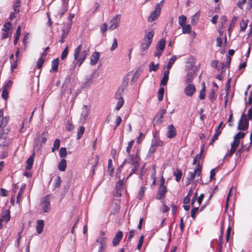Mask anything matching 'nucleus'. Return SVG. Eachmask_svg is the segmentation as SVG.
Returning <instances> with one entry per match:
<instances>
[{
	"instance_id": "1",
	"label": "nucleus",
	"mask_w": 252,
	"mask_h": 252,
	"mask_svg": "<svg viewBox=\"0 0 252 252\" xmlns=\"http://www.w3.org/2000/svg\"><path fill=\"white\" fill-rule=\"evenodd\" d=\"M9 119L8 117H3V112L0 110V146H6L10 142V140L7 137V134L9 132L8 128H5Z\"/></svg>"
},
{
	"instance_id": "2",
	"label": "nucleus",
	"mask_w": 252,
	"mask_h": 252,
	"mask_svg": "<svg viewBox=\"0 0 252 252\" xmlns=\"http://www.w3.org/2000/svg\"><path fill=\"white\" fill-rule=\"evenodd\" d=\"M89 52V48L85 47L83 48L82 45H78L75 49L74 53V58L76 60L75 65L80 67L83 63Z\"/></svg>"
},
{
	"instance_id": "3",
	"label": "nucleus",
	"mask_w": 252,
	"mask_h": 252,
	"mask_svg": "<svg viewBox=\"0 0 252 252\" xmlns=\"http://www.w3.org/2000/svg\"><path fill=\"white\" fill-rule=\"evenodd\" d=\"M140 158L138 152L135 155H129V158L127 159V162L131 165L129 169V176L134 173L137 170L139 163Z\"/></svg>"
},
{
	"instance_id": "4",
	"label": "nucleus",
	"mask_w": 252,
	"mask_h": 252,
	"mask_svg": "<svg viewBox=\"0 0 252 252\" xmlns=\"http://www.w3.org/2000/svg\"><path fill=\"white\" fill-rule=\"evenodd\" d=\"M164 2V0H162L159 3L156 5L155 10L151 13L150 16L148 19L149 22H153L159 17Z\"/></svg>"
},
{
	"instance_id": "5",
	"label": "nucleus",
	"mask_w": 252,
	"mask_h": 252,
	"mask_svg": "<svg viewBox=\"0 0 252 252\" xmlns=\"http://www.w3.org/2000/svg\"><path fill=\"white\" fill-rule=\"evenodd\" d=\"M121 15L116 14L109 21L108 30L112 31L117 29L120 25Z\"/></svg>"
},
{
	"instance_id": "6",
	"label": "nucleus",
	"mask_w": 252,
	"mask_h": 252,
	"mask_svg": "<svg viewBox=\"0 0 252 252\" xmlns=\"http://www.w3.org/2000/svg\"><path fill=\"white\" fill-rule=\"evenodd\" d=\"M46 141V135L44 133L41 134V135H38V136L34 140V148L37 150H39L42 144L45 143Z\"/></svg>"
},
{
	"instance_id": "7",
	"label": "nucleus",
	"mask_w": 252,
	"mask_h": 252,
	"mask_svg": "<svg viewBox=\"0 0 252 252\" xmlns=\"http://www.w3.org/2000/svg\"><path fill=\"white\" fill-rule=\"evenodd\" d=\"M249 126V120L245 114H243L240 119L238 126V129L245 130Z\"/></svg>"
},
{
	"instance_id": "8",
	"label": "nucleus",
	"mask_w": 252,
	"mask_h": 252,
	"mask_svg": "<svg viewBox=\"0 0 252 252\" xmlns=\"http://www.w3.org/2000/svg\"><path fill=\"white\" fill-rule=\"evenodd\" d=\"M201 174V166L198 164L195 169L193 172H190L189 173V176L187 178L188 181L186 183V185H189L191 182V181L195 178V176L197 175L199 176Z\"/></svg>"
},
{
	"instance_id": "9",
	"label": "nucleus",
	"mask_w": 252,
	"mask_h": 252,
	"mask_svg": "<svg viewBox=\"0 0 252 252\" xmlns=\"http://www.w3.org/2000/svg\"><path fill=\"white\" fill-rule=\"evenodd\" d=\"M90 107L87 105H84L82 108V111L79 119V123L84 124L87 119L89 114Z\"/></svg>"
},
{
	"instance_id": "10",
	"label": "nucleus",
	"mask_w": 252,
	"mask_h": 252,
	"mask_svg": "<svg viewBox=\"0 0 252 252\" xmlns=\"http://www.w3.org/2000/svg\"><path fill=\"white\" fill-rule=\"evenodd\" d=\"M51 209V205L49 201V196H46L44 197L43 202L42 210L43 212H48Z\"/></svg>"
},
{
	"instance_id": "11",
	"label": "nucleus",
	"mask_w": 252,
	"mask_h": 252,
	"mask_svg": "<svg viewBox=\"0 0 252 252\" xmlns=\"http://www.w3.org/2000/svg\"><path fill=\"white\" fill-rule=\"evenodd\" d=\"M195 90V86L192 84H189L185 88L184 92L187 95L191 96Z\"/></svg>"
},
{
	"instance_id": "12",
	"label": "nucleus",
	"mask_w": 252,
	"mask_h": 252,
	"mask_svg": "<svg viewBox=\"0 0 252 252\" xmlns=\"http://www.w3.org/2000/svg\"><path fill=\"white\" fill-rule=\"evenodd\" d=\"M176 135V130L173 125H170L168 126V131L166 133V136L169 138H172Z\"/></svg>"
},
{
	"instance_id": "13",
	"label": "nucleus",
	"mask_w": 252,
	"mask_h": 252,
	"mask_svg": "<svg viewBox=\"0 0 252 252\" xmlns=\"http://www.w3.org/2000/svg\"><path fill=\"white\" fill-rule=\"evenodd\" d=\"M166 112L165 109H161L158 112V113L156 115L155 117V121L156 123L158 124H161L162 123V118L163 117L164 115L165 114Z\"/></svg>"
},
{
	"instance_id": "14",
	"label": "nucleus",
	"mask_w": 252,
	"mask_h": 252,
	"mask_svg": "<svg viewBox=\"0 0 252 252\" xmlns=\"http://www.w3.org/2000/svg\"><path fill=\"white\" fill-rule=\"evenodd\" d=\"M166 191L167 189L166 186L159 187L157 195V198L159 200L162 199L165 196Z\"/></svg>"
},
{
	"instance_id": "15",
	"label": "nucleus",
	"mask_w": 252,
	"mask_h": 252,
	"mask_svg": "<svg viewBox=\"0 0 252 252\" xmlns=\"http://www.w3.org/2000/svg\"><path fill=\"white\" fill-rule=\"evenodd\" d=\"M123 237V232L121 231H119L116 233L114 238L113 239L112 243L114 246H117L120 241L122 240Z\"/></svg>"
},
{
	"instance_id": "16",
	"label": "nucleus",
	"mask_w": 252,
	"mask_h": 252,
	"mask_svg": "<svg viewBox=\"0 0 252 252\" xmlns=\"http://www.w3.org/2000/svg\"><path fill=\"white\" fill-rule=\"evenodd\" d=\"M44 221L42 220H38L36 222V230L38 234H41L43 229Z\"/></svg>"
},
{
	"instance_id": "17",
	"label": "nucleus",
	"mask_w": 252,
	"mask_h": 252,
	"mask_svg": "<svg viewBox=\"0 0 252 252\" xmlns=\"http://www.w3.org/2000/svg\"><path fill=\"white\" fill-rule=\"evenodd\" d=\"M99 53L97 52H94L91 57V61H90V63L92 65H95L98 62V61L99 59Z\"/></svg>"
},
{
	"instance_id": "18",
	"label": "nucleus",
	"mask_w": 252,
	"mask_h": 252,
	"mask_svg": "<svg viewBox=\"0 0 252 252\" xmlns=\"http://www.w3.org/2000/svg\"><path fill=\"white\" fill-rule=\"evenodd\" d=\"M163 142L161 141L158 135H157L156 134L152 140L151 144L154 146H161L163 145Z\"/></svg>"
},
{
	"instance_id": "19",
	"label": "nucleus",
	"mask_w": 252,
	"mask_h": 252,
	"mask_svg": "<svg viewBox=\"0 0 252 252\" xmlns=\"http://www.w3.org/2000/svg\"><path fill=\"white\" fill-rule=\"evenodd\" d=\"M154 36V32L153 31H150L148 32L144 36V42L148 43V44H151L153 38Z\"/></svg>"
},
{
	"instance_id": "20",
	"label": "nucleus",
	"mask_w": 252,
	"mask_h": 252,
	"mask_svg": "<svg viewBox=\"0 0 252 252\" xmlns=\"http://www.w3.org/2000/svg\"><path fill=\"white\" fill-rule=\"evenodd\" d=\"M59 60L58 58H57L56 59H54L52 62V67L51 69L50 70V71L53 72H56L58 71V67H59Z\"/></svg>"
},
{
	"instance_id": "21",
	"label": "nucleus",
	"mask_w": 252,
	"mask_h": 252,
	"mask_svg": "<svg viewBox=\"0 0 252 252\" xmlns=\"http://www.w3.org/2000/svg\"><path fill=\"white\" fill-rule=\"evenodd\" d=\"M239 143H240V142H238V141H233L231 143V148L229 152V154H228V155L229 156V157H231L232 156V155L233 154V153L235 152L237 147L238 146V145L239 144Z\"/></svg>"
},
{
	"instance_id": "22",
	"label": "nucleus",
	"mask_w": 252,
	"mask_h": 252,
	"mask_svg": "<svg viewBox=\"0 0 252 252\" xmlns=\"http://www.w3.org/2000/svg\"><path fill=\"white\" fill-rule=\"evenodd\" d=\"M169 71L166 70L160 82V85L164 86L166 85L169 78Z\"/></svg>"
},
{
	"instance_id": "23",
	"label": "nucleus",
	"mask_w": 252,
	"mask_h": 252,
	"mask_svg": "<svg viewBox=\"0 0 252 252\" xmlns=\"http://www.w3.org/2000/svg\"><path fill=\"white\" fill-rule=\"evenodd\" d=\"M105 232L101 231L99 233V237L96 239V242L99 243L100 245L106 244V237L104 236Z\"/></svg>"
},
{
	"instance_id": "24",
	"label": "nucleus",
	"mask_w": 252,
	"mask_h": 252,
	"mask_svg": "<svg viewBox=\"0 0 252 252\" xmlns=\"http://www.w3.org/2000/svg\"><path fill=\"white\" fill-rule=\"evenodd\" d=\"M165 46V39L164 38H162L158 42L156 46V49L164 51Z\"/></svg>"
},
{
	"instance_id": "25",
	"label": "nucleus",
	"mask_w": 252,
	"mask_h": 252,
	"mask_svg": "<svg viewBox=\"0 0 252 252\" xmlns=\"http://www.w3.org/2000/svg\"><path fill=\"white\" fill-rule=\"evenodd\" d=\"M66 167V161L64 159H62L59 165L58 166V168L59 170L61 171H64L65 170Z\"/></svg>"
},
{
	"instance_id": "26",
	"label": "nucleus",
	"mask_w": 252,
	"mask_h": 252,
	"mask_svg": "<svg viewBox=\"0 0 252 252\" xmlns=\"http://www.w3.org/2000/svg\"><path fill=\"white\" fill-rule=\"evenodd\" d=\"M195 191L197 193V189H196V184L193 183L190 187V188L189 190L188 194L187 195H188L189 197L193 196Z\"/></svg>"
},
{
	"instance_id": "27",
	"label": "nucleus",
	"mask_w": 252,
	"mask_h": 252,
	"mask_svg": "<svg viewBox=\"0 0 252 252\" xmlns=\"http://www.w3.org/2000/svg\"><path fill=\"white\" fill-rule=\"evenodd\" d=\"M124 104V99L122 96H120L118 98V101L117 105L115 107V109L117 110H119L123 106Z\"/></svg>"
},
{
	"instance_id": "28",
	"label": "nucleus",
	"mask_w": 252,
	"mask_h": 252,
	"mask_svg": "<svg viewBox=\"0 0 252 252\" xmlns=\"http://www.w3.org/2000/svg\"><path fill=\"white\" fill-rule=\"evenodd\" d=\"M21 28L20 26H18L17 30H16V32L15 34V39L14 40V44L16 45L19 40V37L21 35Z\"/></svg>"
},
{
	"instance_id": "29",
	"label": "nucleus",
	"mask_w": 252,
	"mask_h": 252,
	"mask_svg": "<svg viewBox=\"0 0 252 252\" xmlns=\"http://www.w3.org/2000/svg\"><path fill=\"white\" fill-rule=\"evenodd\" d=\"M194 77V73L192 71H189L186 77V83H189L192 81Z\"/></svg>"
},
{
	"instance_id": "30",
	"label": "nucleus",
	"mask_w": 252,
	"mask_h": 252,
	"mask_svg": "<svg viewBox=\"0 0 252 252\" xmlns=\"http://www.w3.org/2000/svg\"><path fill=\"white\" fill-rule=\"evenodd\" d=\"M182 27V32L184 34L190 33L191 32V27L189 24L185 25Z\"/></svg>"
},
{
	"instance_id": "31",
	"label": "nucleus",
	"mask_w": 252,
	"mask_h": 252,
	"mask_svg": "<svg viewBox=\"0 0 252 252\" xmlns=\"http://www.w3.org/2000/svg\"><path fill=\"white\" fill-rule=\"evenodd\" d=\"M10 212L9 211H7L4 215L0 219V221L3 222H7L10 220Z\"/></svg>"
},
{
	"instance_id": "32",
	"label": "nucleus",
	"mask_w": 252,
	"mask_h": 252,
	"mask_svg": "<svg viewBox=\"0 0 252 252\" xmlns=\"http://www.w3.org/2000/svg\"><path fill=\"white\" fill-rule=\"evenodd\" d=\"M177 59V56L175 55H173L172 58L170 59L169 62H168L167 66L166 68L167 70H170V68L172 67V64L174 63L175 61H176Z\"/></svg>"
},
{
	"instance_id": "33",
	"label": "nucleus",
	"mask_w": 252,
	"mask_h": 252,
	"mask_svg": "<svg viewBox=\"0 0 252 252\" xmlns=\"http://www.w3.org/2000/svg\"><path fill=\"white\" fill-rule=\"evenodd\" d=\"M149 67V71H150V72H151L152 71H156L159 67V64L157 63V64H155L154 62H152L150 63Z\"/></svg>"
},
{
	"instance_id": "34",
	"label": "nucleus",
	"mask_w": 252,
	"mask_h": 252,
	"mask_svg": "<svg viewBox=\"0 0 252 252\" xmlns=\"http://www.w3.org/2000/svg\"><path fill=\"white\" fill-rule=\"evenodd\" d=\"M178 22L179 24L181 26V27H183L186 25L187 22V17L184 15H181L179 16Z\"/></svg>"
},
{
	"instance_id": "35",
	"label": "nucleus",
	"mask_w": 252,
	"mask_h": 252,
	"mask_svg": "<svg viewBox=\"0 0 252 252\" xmlns=\"http://www.w3.org/2000/svg\"><path fill=\"white\" fill-rule=\"evenodd\" d=\"M27 169H31L33 163V158L32 156L30 157L27 160Z\"/></svg>"
},
{
	"instance_id": "36",
	"label": "nucleus",
	"mask_w": 252,
	"mask_h": 252,
	"mask_svg": "<svg viewBox=\"0 0 252 252\" xmlns=\"http://www.w3.org/2000/svg\"><path fill=\"white\" fill-rule=\"evenodd\" d=\"M174 175L176 177V180L177 182H179L181 179L182 172L181 170L179 169L176 170V171L174 172Z\"/></svg>"
},
{
	"instance_id": "37",
	"label": "nucleus",
	"mask_w": 252,
	"mask_h": 252,
	"mask_svg": "<svg viewBox=\"0 0 252 252\" xmlns=\"http://www.w3.org/2000/svg\"><path fill=\"white\" fill-rule=\"evenodd\" d=\"M60 145V140L59 139H56L54 142L53 147L52 148V152H54L56 150L59 148Z\"/></svg>"
},
{
	"instance_id": "38",
	"label": "nucleus",
	"mask_w": 252,
	"mask_h": 252,
	"mask_svg": "<svg viewBox=\"0 0 252 252\" xmlns=\"http://www.w3.org/2000/svg\"><path fill=\"white\" fill-rule=\"evenodd\" d=\"M85 131V127L83 126L79 127L77 131V139L79 140L81 138Z\"/></svg>"
},
{
	"instance_id": "39",
	"label": "nucleus",
	"mask_w": 252,
	"mask_h": 252,
	"mask_svg": "<svg viewBox=\"0 0 252 252\" xmlns=\"http://www.w3.org/2000/svg\"><path fill=\"white\" fill-rule=\"evenodd\" d=\"M245 133L243 132H239L236 134V135L234 137L233 141L239 142V139L243 138L245 136Z\"/></svg>"
},
{
	"instance_id": "40",
	"label": "nucleus",
	"mask_w": 252,
	"mask_h": 252,
	"mask_svg": "<svg viewBox=\"0 0 252 252\" xmlns=\"http://www.w3.org/2000/svg\"><path fill=\"white\" fill-rule=\"evenodd\" d=\"M164 93V89L163 87H161L158 92V100L159 101H161L163 97Z\"/></svg>"
},
{
	"instance_id": "41",
	"label": "nucleus",
	"mask_w": 252,
	"mask_h": 252,
	"mask_svg": "<svg viewBox=\"0 0 252 252\" xmlns=\"http://www.w3.org/2000/svg\"><path fill=\"white\" fill-rule=\"evenodd\" d=\"M61 178L60 176H57L55 180L54 184V186L55 188H58L60 187L61 184Z\"/></svg>"
},
{
	"instance_id": "42",
	"label": "nucleus",
	"mask_w": 252,
	"mask_h": 252,
	"mask_svg": "<svg viewBox=\"0 0 252 252\" xmlns=\"http://www.w3.org/2000/svg\"><path fill=\"white\" fill-rule=\"evenodd\" d=\"M200 16L199 12L196 13L191 18V23L192 25H195L196 22L198 20Z\"/></svg>"
},
{
	"instance_id": "43",
	"label": "nucleus",
	"mask_w": 252,
	"mask_h": 252,
	"mask_svg": "<svg viewBox=\"0 0 252 252\" xmlns=\"http://www.w3.org/2000/svg\"><path fill=\"white\" fill-rule=\"evenodd\" d=\"M146 190V188L144 187H142L139 191V193L138 194V196H137V198L139 199H141L143 197L144 194V193H145V191Z\"/></svg>"
},
{
	"instance_id": "44",
	"label": "nucleus",
	"mask_w": 252,
	"mask_h": 252,
	"mask_svg": "<svg viewBox=\"0 0 252 252\" xmlns=\"http://www.w3.org/2000/svg\"><path fill=\"white\" fill-rule=\"evenodd\" d=\"M59 155L62 158H64L66 157V149L65 148L62 147L60 149Z\"/></svg>"
},
{
	"instance_id": "45",
	"label": "nucleus",
	"mask_w": 252,
	"mask_h": 252,
	"mask_svg": "<svg viewBox=\"0 0 252 252\" xmlns=\"http://www.w3.org/2000/svg\"><path fill=\"white\" fill-rule=\"evenodd\" d=\"M20 6V0H17L13 6L14 12H15L16 14H18L19 13Z\"/></svg>"
},
{
	"instance_id": "46",
	"label": "nucleus",
	"mask_w": 252,
	"mask_h": 252,
	"mask_svg": "<svg viewBox=\"0 0 252 252\" xmlns=\"http://www.w3.org/2000/svg\"><path fill=\"white\" fill-rule=\"evenodd\" d=\"M1 96L4 99H6L7 98V97H8V91L7 89L3 88L2 91Z\"/></svg>"
},
{
	"instance_id": "47",
	"label": "nucleus",
	"mask_w": 252,
	"mask_h": 252,
	"mask_svg": "<svg viewBox=\"0 0 252 252\" xmlns=\"http://www.w3.org/2000/svg\"><path fill=\"white\" fill-rule=\"evenodd\" d=\"M203 148H204V145L202 146V148H201V149L200 154H198V155H197L195 156V157H194V158L193 159V164H196L197 162V159L198 158H201V153H202V152L203 151Z\"/></svg>"
},
{
	"instance_id": "48",
	"label": "nucleus",
	"mask_w": 252,
	"mask_h": 252,
	"mask_svg": "<svg viewBox=\"0 0 252 252\" xmlns=\"http://www.w3.org/2000/svg\"><path fill=\"white\" fill-rule=\"evenodd\" d=\"M11 24L9 22L5 23L3 27L2 31H10Z\"/></svg>"
},
{
	"instance_id": "49",
	"label": "nucleus",
	"mask_w": 252,
	"mask_h": 252,
	"mask_svg": "<svg viewBox=\"0 0 252 252\" xmlns=\"http://www.w3.org/2000/svg\"><path fill=\"white\" fill-rule=\"evenodd\" d=\"M198 211V206L194 207L191 209V218H192L193 219L195 218V217L196 216V214L197 213Z\"/></svg>"
},
{
	"instance_id": "50",
	"label": "nucleus",
	"mask_w": 252,
	"mask_h": 252,
	"mask_svg": "<svg viewBox=\"0 0 252 252\" xmlns=\"http://www.w3.org/2000/svg\"><path fill=\"white\" fill-rule=\"evenodd\" d=\"M124 182L122 180H120L116 186V190H122L123 189Z\"/></svg>"
},
{
	"instance_id": "51",
	"label": "nucleus",
	"mask_w": 252,
	"mask_h": 252,
	"mask_svg": "<svg viewBox=\"0 0 252 252\" xmlns=\"http://www.w3.org/2000/svg\"><path fill=\"white\" fill-rule=\"evenodd\" d=\"M133 143H134V140H131L130 141H129L128 143V145L126 147V152L128 154H129L130 153V152L131 151V148L133 145Z\"/></svg>"
},
{
	"instance_id": "52",
	"label": "nucleus",
	"mask_w": 252,
	"mask_h": 252,
	"mask_svg": "<svg viewBox=\"0 0 252 252\" xmlns=\"http://www.w3.org/2000/svg\"><path fill=\"white\" fill-rule=\"evenodd\" d=\"M23 193V191H22V189H20V190L19 191V192L18 193V195L17 196V199H16L17 203H18V204L20 203L21 198H22V196Z\"/></svg>"
},
{
	"instance_id": "53",
	"label": "nucleus",
	"mask_w": 252,
	"mask_h": 252,
	"mask_svg": "<svg viewBox=\"0 0 252 252\" xmlns=\"http://www.w3.org/2000/svg\"><path fill=\"white\" fill-rule=\"evenodd\" d=\"M114 168L112 167V160L111 159L108 160V170L109 171L110 174H111L113 171Z\"/></svg>"
},
{
	"instance_id": "54",
	"label": "nucleus",
	"mask_w": 252,
	"mask_h": 252,
	"mask_svg": "<svg viewBox=\"0 0 252 252\" xmlns=\"http://www.w3.org/2000/svg\"><path fill=\"white\" fill-rule=\"evenodd\" d=\"M44 62V60L41 57L38 59L37 62V68L40 69L42 66V65Z\"/></svg>"
},
{
	"instance_id": "55",
	"label": "nucleus",
	"mask_w": 252,
	"mask_h": 252,
	"mask_svg": "<svg viewBox=\"0 0 252 252\" xmlns=\"http://www.w3.org/2000/svg\"><path fill=\"white\" fill-rule=\"evenodd\" d=\"M68 46H66L65 49H64L63 51V52L62 55H61V59L62 60H64L67 56L68 54Z\"/></svg>"
},
{
	"instance_id": "56",
	"label": "nucleus",
	"mask_w": 252,
	"mask_h": 252,
	"mask_svg": "<svg viewBox=\"0 0 252 252\" xmlns=\"http://www.w3.org/2000/svg\"><path fill=\"white\" fill-rule=\"evenodd\" d=\"M248 25L247 21H242V23L240 24V28L241 31H245Z\"/></svg>"
},
{
	"instance_id": "57",
	"label": "nucleus",
	"mask_w": 252,
	"mask_h": 252,
	"mask_svg": "<svg viewBox=\"0 0 252 252\" xmlns=\"http://www.w3.org/2000/svg\"><path fill=\"white\" fill-rule=\"evenodd\" d=\"M118 46V41L116 38L113 39L112 45L110 48L111 51H114Z\"/></svg>"
},
{
	"instance_id": "58",
	"label": "nucleus",
	"mask_w": 252,
	"mask_h": 252,
	"mask_svg": "<svg viewBox=\"0 0 252 252\" xmlns=\"http://www.w3.org/2000/svg\"><path fill=\"white\" fill-rule=\"evenodd\" d=\"M69 81H70V80H69V78H66L65 79V81H64V82L63 84V86H62V92H63V91L65 92V90H66V89L67 87V84L69 83Z\"/></svg>"
},
{
	"instance_id": "59",
	"label": "nucleus",
	"mask_w": 252,
	"mask_h": 252,
	"mask_svg": "<svg viewBox=\"0 0 252 252\" xmlns=\"http://www.w3.org/2000/svg\"><path fill=\"white\" fill-rule=\"evenodd\" d=\"M93 78L90 76L89 77L86 78L84 82V84L86 86H90L92 83Z\"/></svg>"
},
{
	"instance_id": "60",
	"label": "nucleus",
	"mask_w": 252,
	"mask_h": 252,
	"mask_svg": "<svg viewBox=\"0 0 252 252\" xmlns=\"http://www.w3.org/2000/svg\"><path fill=\"white\" fill-rule=\"evenodd\" d=\"M143 240H144V236H141L140 237V239H139V243L138 244V245H137V249L138 250H140L142 245H143Z\"/></svg>"
},
{
	"instance_id": "61",
	"label": "nucleus",
	"mask_w": 252,
	"mask_h": 252,
	"mask_svg": "<svg viewBox=\"0 0 252 252\" xmlns=\"http://www.w3.org/2000/svg\"><path fill=\"white\" fill-rule=\"evenodd\" d=\"M122 122V119L120 116H117L116 117V124L115 126L114 127V129H115L117 128V127L119 126V125L120 124V123Z\"/></svg>"
},
{
	"instance_id": "62",
	"label": "nucleus",
	"mask_w": 252,
	"mask_h": 252,
	"mask_svg": "<svg viewBox=\"0 0 252 252\" xmlns=\"http://www.w3.org/2000/svg\"><path fill=\"white\" fill-rule=\"evenodd\" d=\"M246 2V0H239L237 5L240 9H243Z\"/></svg>"
},
{
	"instance_id": "63",
	"label": "nucleus",
	"mask_w": 252,
	"mask_h": 252,
	"mask_svg": "<svg viewBox=\"0 0 252 252\" xmlns=\"http://www.w3.org/2000/svg\"><path fill=\"white\" fill-rule=\"evenodd\" d=\"M13 82L11 80H8L7 81H6L4 85L3 88H6L8 90V88L11 87L12 85Z\"/></svg>"
},
{
	"instance_id": "64",
	"label": "nucleus",
	"mask_w": 252,
	"mask_h": 252,
	"mask_svg": "<svg viewBox=\"0 0 252 252\" xmlns=\"http://www.w3.org/2000/svg\"><path fill=\"white\" fill-rule=\"evenodd\" d=\"M107 29V25L106 23H103L100 28V32L102 33H104Z\"/></svg>"
}]
</instances>
